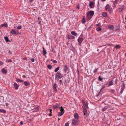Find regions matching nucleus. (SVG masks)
Returning <instances> with one entry per match:
<instances>
[{"label": "nucleus", "instance_id": "obj_47", "mask_svg": "<svg viewBox=\"0 0 126 126\" xmlns=\"http://www.w3.org/2000/svg\"><path fill=\"white\" fill-rule=\"evenodd\" d=\"M12 62V60L11 59H9L7 61L8 62Z\"/></svg>", "mask_w": 126, "mask_h": 126}, {"label": "nucleus", "instance_id": "obj_45", "mask_svg": "<svg viewBox=\"0 0 126 126\" xmlns=\"http://www.w3.org/2000/svg\"><path fill=\"white\" fill-rule=\"evenodd\" d=\"M53 63H57V61L55 60H53Z\"/></svg>", "mask_w": 126, "mask_h": 126}, {"label": "nucleus", "instance_id": "obj_50", "mask_svg": "<svg viewBox=\"0 0 126 126\" xmlns=\"http://www.w3.org/2000/svg\"><path fill=\"white\" fill-rule=\"evenodd\" d=\"M118 1L117 0H115L114 1V3H117Z\"/></svg>", "mask_w": 126, "mask_h": 126}, {"label": "nucleus", "instance_id": "obj_57", "mask_svg": "<svg viewBox=\"0 0 126 126\" xmlns=\"http://www.w3.org/2000/svg\"><path fill=\"white\" fill-rule=\"evenodd\" d=\"M106 109L105 108H104L103 109V110H104V111H105V110H106Z\"/></svg>", "mask_w": 126, "mask_h": 126}, {"label": "nucleus", "instance_id": "obj_35", "mask_svg": "<svg viewBox=\"0 0 126 126\" xmlns=\"http://www.w3.org/2000/svg\"><path fill=\"white\" fill-rule=\"evenodd\" d=\"M75 39V37L74 36H71L69 38L70 39Z\"/></svg>", "mask_w": 126, "mask_h": 126}, {"label": "nucleus", "instance_id": "obj_6", "mask_svg": "<svg viewBox=\"0 0 126 126\" xmlns=\"http://www.w3.org/2000/svg\"><path fill=\"white\" fill-rule=\"evenodd\" d=\"M63 76L62 74H61V73L59 72L56 73V74L55 77L58 78L59 79H60L63 77Z\"/></svg>", "mask_w": 126, "mask_h": 126}, {"label": "nucleus", "instance_id": "obj_40", "mask_svg": "<svg viewBox=\"0 0 126 126\" xmlns=\"http://www.w3.org/2000/svg\"><path fill=\"white\" fill-rule=\"evenodd\" d=\"M14 87H18L17 84L15 83L14 84Z\"/></svg>", "mask_w": 126, "mask_h": 126}, {"label": "nucleus", "instance_id": "obj_9", "mask_svg": "<svg viewBox=\"0 0 126 126\" xmlns=\"http://www.w3.org/2000/svg\"><path fill=\"white\" fill-rule=\"evenodd\" d=\"M74 117L75 119H77V120H79V116L77 113H76L74 115Z\"/></svg>", "mask_w": 126, "mask_h": 126}, {"label": "nucleus", "instance_id": "obj_3", "mask_svg": "<svg viewBox=\"0 0 126 126\" xmlns=\"http://www.w3.org/2000/svg\"><path fill=\"white\" fill-rule=\"evenodd\" d=\"M79 120L73 119L72 120V124L74 125H79Z\"/></svg>", "mask_w": 126, "mask_h": 126}, {"label": "nucleus", "instance_id": "obj_38", "mask_svg": "<svg viewBox=\"0 0 126 126\" xmlns=\"http://www.w3.org/2000/svg\"><path fill=\"white\" fill-rule=\"evenodd\" d=\"M122 87H125V84L123 82H122Z\"/></svg>", "mask_w": 126, "mask_h": 126}, {"label": "nucleus", "instance_id": "obj_44", "mask_svg": "<svg viewBox=\"0 0 126 126\" xmlns=\"http://www.w3.org/2000/svg\"><path fill=\"white\" fill-rule=\"evenodd\" d=\"M114 91H115L114 90H111L110 91L112 93H114Z\"/></svg>", "mask_w": 126, "mask_h": 126}, {"label": "nucleus", "instance_id": "obj_10", "mask_svg": "<svg viewBox=\"0 0 126 126\" xmlns=\"http://www.w3.org/2000/svg\"><path fill=\"white\" fill-rule=\"evenodd\" d=\"M10 32L12 34L14 35H16V31L14 29H12L10 31Z\"/></svg>", "mask_w": 126, "mask_h": 126}, {"label": "nucleus", "instance_id": "obj_46", "mask_svg": "<svg viewBox=\"0 0 126 126\" xmlns=\"http://www.w3.org/2000/svg\"><path fill=\"white\" fill-rule=\"evenodd\" d=\"M83 112H84V115H85L86 114V112H87V110H86V112L85 111V110H84V109H83Z\"/></svg>", "mask_w": 126, "mask_h": 126}, {"label": "nucleus", "instance_id": "obj_17", "mask_svg": "<svg viewBox=\"0 0 126 126\" xmlns=\"http://www.w3.org/2000/svg\"><path fill=\"white\" fill-rule=\"evenodd\" d=\"M102 16L104 17H106L107 16V14L106 12H103L102 13Z\"/></svg>", "mask_w": 126, "mask_h": 126}, {"label": "nucleus", "instance_id": "obj_58", "mask_svg": "<svg viewBox=\"0 0 126 126\" xmlns=\"http://www.w3.org/2000/svg\"><path fill=\"white\" fill-rule=\"evenodd\" d=\"M49 110H50V112L51 113H52L51 111H52V110L51 109H50Z\"/></svg>", "mask_w": 126, "mask_h": 126}, {"label": "nucleus", "instance_id": "obj_62", "mask_svg": "<svg viewBox=\"0 0 126 126\" xmlns=\"http://www.w3.org/2000/svg\"><path fill=\"white\" fill-rule=\"evenodd\" d=\"M38 21H40V19L39 17L38 18Z\"/></svg>", "mask_w": 126, "mask_h": 126}, {"label": "nucleus", "instance_id": "obj_23", "mask_svg": "<svg viewBox=\"0 0 126 126\" xmlns=\"http://www.w3.org/2000/svg\"><path fill=\"white\" fill-rule=\"evenodd\" d=\"M125 89V87H122L121 89V90L120 91V93L121 94H122L123 91H124Z\"/></svg>", "mask_w": 126, "mask_h": 126}, {"label": "nucleus", "instance_id": "obj_52", "mask_svg": "<svg viewBox=\"0 0 126 126\" xmlns=\"http://www.w3.org/2000/svg\"><path fill=\"white\" fill-rule=\"evenodd\" d=\"M36 109L37 110H39L40 109V107L39 106H38L36 108Z\"/></svg>", "mask_w": 126, "mask_h": 126}, {"label": "nucleus", "instance_id": "obj_5", "mask_svg": "<svg viewBox=\"0 0 126 126\" xmlns=\"http://www.w3.org/2000/svg\"><path fill=\"white\" fill-rule=\"evenodd\" d=\"M114 81V84H115L117 82V79H115L114 78L110 81L109 83V86H111L114 84L113 82Z\"/></svg>", "mask_w": 126, "mask_h": 126}, {"label": "nucleus", "instance_id": "obj_4", "mask_svg": "<svg viewBox=\"0 0 126 126\" xmlns=\"http://www.w3.org/2000/svg\"><path fill=\"white\" fill-rule=\"evenodd\" d=\"M82 103L84 106L83 108V109H84V111L85 110L86 112V109L88 108V104L85 101L83 100L82 101Z\"/></svg>", "mask_w": 126, "mask_h": 126}, {"label": "nucleus", "instance_id": "obj_20", "mask_svg": "<svg viewBox=\"0 0 126 126\" xmlns=\"http://www.w3.org/2000/svg\"><path fill=\"white\" fill-rule=\"evenodd\" d=\"M101 28L100 27H97L96 28V30L98 32L100 31L101 30Z\"/></svg>", "mask_w": 126, "mask_h": 126}, {"label": "nucleus", "instance_id": "obj_36", "mask_svg": "<svg viewBox=\"0 0 126 126\" xmlns=\"http://www.w3.org/2000/svg\"><path fill=\"white\" fill-rule=\"evenodd\" d=\"M56 87H53L54 90L56 92H57V91Z\"/></svg>", "mask_w": 126, "mask_h": 126}, {"label": "nucleus", "instance_id": "obj_51", "mask_svg": "<svg viewBox=\"0 0 126 126\" xmlns=\"http://www.w3.org/2000/svg\"><path fill=\"white\" fill-rule=\"evenodd\" d=\"M77 8L78 9H79V5H77Z\"/></svg>", "mask_w": 126, "mask_h": 126}, {"label": "nucleus", "instance_id": "obj_31", "mask_svg": "<svg viewBox=\"0 0 126 126\" xmlns=\"http://www.w3.org/2000/svg\"><path fill=\"white\" fill-rule=\"evenodd\" d=\"M22 28V26L21 25H19L17 27V29H20Z\"/></svg>", "mask_w": 126, "mask_h": 126}, {"label": "nucleus", "instance_id": "obj_37", "mask_svg": "<svg viewBox=\"0 0 126 126\" xmlns=\"http://www.w3.org/2000/svg\"><path fill=\"white\" fill-rule=\"evenodd\" d=\"M59 82H60V85H62L63 83L62 81V80L61 79V80H60Z\"/></svg>", "mask_w": 126, "mask_h": 126}, {"label": "nucleus", "instance_id": "obj_49", "mask_svg": "<svg viewBox=\"0 0 126 126\" xmlns=\"http://www.w3.org/2000/svg\"><path fill=\"white\" fill-rule=\"evenodd\" d=\"M20 125H22L23 124V122L22 121H21L20 122Z\"/></svg>", "mask_w": 126, "mask_h": 126}, {"label": "nucleus", "instance_id": "obj_53", "mask_svg": "<svg viewBox=\"0 0 126 126\" xmlns=\"http://www.w3.org/2000/svg\"><path fill=\"white\" fill-rule=\"evenodd\" d=\"M3 64V63L1 62H0V65H1Z\"/></svg>", "mask_w": 126, "mask_h": 126}, {"label": "nucleus", "instance_id": "obj_32", "mask_svg": "<svg viewBox=\"0 0 126 126\" xmlns=\"http://www.w3.org/2000/svg\"><path fill=\"white\" fill-rule=\"evenodd\" d=\"M120 46L119 45H116L115 46V47L116 48H120Z\"/></svg>", "mask_w": 126, "mask_h": 126}, {"label": "nucleus", "instance_id": "obj_63", "mask_svg": "<svg viewBox=\"0 0 126 126\" xmlns=\"http://www.w3.org/2000/svg\"><path fill=\"white\" fill-rule=\"evenodd\" d=\"M98 4L97 5V6H98H98H99L98 5H99V1H98Z\"/></svg>", "mask_w": 126, "mask_h": 126}, {"label": "nucleus", "instance_id": "obj_7", "mask_svg": "<svg viewBox=\"0 0 126 126\" xmlns=\"http://www.w3.org/2000/svg\"><path fill=\"white\" fill-rule=\"evenodd\" d=\"M83 40V38L81 37L80 36L79 38L78 39V41L79 42L78 44L79 45H80L82 42Z\"/></svg>", "mask_w": 126, "mask_h": 126}, {"label": "nucleus", "instance_id": "obj_18", "mask_svg": "<svg viewBox=\"0 0 126 126\" xmlns=\"http://www.w3.org/2000/svg\"><path fill=\"white\" fill-rule=\"evenodd\" d=\"M64 113V112H59L58 114V116H61V115H63Z\"/></svg>", "mask_w": 126, "mask_h": 126}, {"label": "nucleus", "instance_id": "obj_34", "mask_svg": "<svg viewBox=\"0 0 126 126\" xmlns=\"http://www.w3.org/2000/svg\"><path fill=\"white\" fill-rule=\"evenodd\" d=\"M15 31H16V35H18L19 34L20 32L18 31L17 30H16Z\"/></svg>", "mask_w": 126, "mask_h": 126}, {"label": "nucleus", "instance_id": "obj_26", "mask_svg": "<svg viewBox=\"0 0 126 126\" xmlns=\"http://www.w3.org/2000/svg\"><path fill=\"white\" fill-rule=\"evenodd\" d=\"M59 68L60 67H58L56 68L54 70V72H57L59 70Z\"/></svg>", "mask_w": 126, "mask_h": 126}, {"label": "nucleus", "instance_id": "obj_61", "mask_svg": "<svg viewBox=\"0 0 126 126\" xmlns=\"http://www.w3.org/2000/svg\"><path fill=\"white\" fill-rule=\"evenodd\" d=\"M30 2H32L33 1V0H29Z\"/></svg>", "mask_w": 126, "mask_h": 126}, {"label": "nucleus", "instance_id": "obj_48", "mask_svg": "<svg viewBox=\"0 0 126 126\" xmlns=\"http://www.w3.org/2000/svg\"><path fill=\"white\" fill-rule=\"evenodd\" d=\"M8 53L9 54H12V52L10 50L9 51Z\"/></svg>", "mask_w": 126, "mask_h": 126}, {"label": "nucleus", "instance_id": "obj_42", "mask_svg": "<svg viewBox=\"0 0 126 126\" xmlns=\"http://www.w3.org/2000/svg\"><path fill=\"white\" fill-rule=\"evenodd\" d=\"M64 126H69V124L68 123H65Z\"/></svg>", "mask_w": 126, "mask_h": 126}, {"label": "nucleus", "instance_id": "obj_21", "mask_svg": "<svg viewBox=\"0 0 126 126\" xmlns=\"http://www.w3.org/2000/svg\"><path fill=\"white\" fill-rule=\"evenodd\" d=\"M0 112L6 113V111L4 110L0 109Z\"/></svg>", "mask_w": 126, "mask_h": 126}, {"label": "nucleus", "instance_id": "obj_12", "mask_svg": "<svg viewBox=\"0 0 126 126\" xmlns=\"http://www.w3.org/2000/svg\"><path fill=\"white\" fill-rule=\"evenodd\" d=\"M68 66L67 65H64V67L63 68V70L66 72L67 70L68 69Z\"/></svg>", "mask_w": 126, "mask_h": 126}, {"label": "nucleus", "instance_id": "obj_56", "mask_svg": "<svg viewBox=\"0 0 126 126\" xmlns=\"http://www.w3.org/2000/svg\"><path fill=\"white\" fill-rule=\"evenodd\" d=\"M18 87H15V89L16 90H17L18 89Z\"/></svg>", "mask_w": 126, "mask_h": 126}, {"label": "nucleus", "instance_id": "obj_29", "mask_svg": "<svg viewBox=\"0 0 126 126\" xmlns=\"http://www.w3.org/2000/svg\"><path fill=\"white\" fill-rule=\"evenodd\" d=\"M48 68L49 69H51L52 68V66L50 65H48L47 66Z\"/></svg>", "mask_w": 126, "mask_h": 126}, {"label": "nucleus", "instance_id": "obj_24", "mask_svg": "<svg viewBox=\"0 0 126 126\" xmlns=\"http://www.w3.org/2000/svg\"><path fill=\"white\" fill-rule=\"evenodd\" d=\"M16 81L17 82H22L23 81V80H21L19 79H16Z\"/></svg>", "mask_w": 126, "mask_h": 126}, {"label": "nucleus", "instance_id": "obj_43", "mask_svg": "<svg viewBox=\"0 0 126 126\" xmlns=\"http://www.w3.org/2000/svg\"><path fill=\"white\" fill-rule=\"evenodd\" d=\"M31 60L32 62H33L34 61V59L33 58H32L31 59Z\"/></svg>", "mask_w": 126, "mask_h": 126}, {"label": "nucleus", "instance_id": "obj_25", "mask_svg": "<svg viewBox=\"0 0 126 126\" xmlns=\"http://www.w3.org/2000/svg\"><path fill=\"white\" fill-rule=\"evenodd\" d=\"M4 39L6 42H9V40L8 39V37L7 36L4 37Z\"/></svg>", "mask_w": 126, "mask_h": 126}, {"label": "nucleus", "instance_id": "obj_8", "mask_svg": "<svg viewBox=\"0 0 126 126\" xmlns=\"http://www.w3.org/2000/svg\"><path fill=\"white\" fill-rule=\"evenodd\" d=\"M53 108L55 109H57V108H61L59 104H56V105H54L53 106Z\"/></svg>", "mask_w": 126, "mask_h": 126}, {"label": "nucleus", "instance_id": "obj_41", "mask_svg": "<svg viewBox=\"0 0 126 126\" xmlns=\"http://www.w3.org/2000/svg\"><path fill=\"white\" fill-rule=\"evenodd\" d=\"M97 71V70L96 69H95L93 71V72L94 73H95Z\"/></svg>", "mask_w": 126, "mask_h": 126}, {"label": "nucleus", "instance_id": "obj_19", "mask_svg": "<svg viewBox=\"0 0 126 126\" xmlns=\"http://www.w3.org/2000/svg\"><path fill=\"white\" fill-rule=\"evenodd\" d=\"M71 34L73 35L76 36L77 35V33H76L74 31H72L71 32Z\"/></svg>", "mask_w": 126, "mask_h": 126}, {"label": "nucleus", "instance_id": "obj_59", "mask_svg": "<svg viewBox=\"0 0 126 126\" xmlns=\"http://www.w3.org/2000/svg\"><path fill=\"white\" fill-rule=\"evenodd\" d=\"M52 115V114H51V113L50 114H49V116H51Z\"/></svg>", "mask_w": 126, "mask_h": 126}, {"label": "nucleus", "instance_id": "obj_14", "mask_svg": "<svg viewBox=\"0 0 126 126\" xmlns=\"http://www.w3.org/2000/svg\"><path fill=\"white\" fill-rule=\"evenodd\" d=\"M1 71L2 73L6 74L7 72V70H6L4 68H3L1 69Z\"/></svg>", "mask_w": 126, "mask_h": 126}, {"label": "nucleus", "instance_id": "obj_55", "mask_svg": "<svg viewBox=\"0 0 126 126\" xmlns=\"http://www.w3.org/2000/svg\"><path fill=\"white\" fill-rule=\"evenodd\" d=\"M56 83H55L54 84L53 87H56Z\"/></svg>", "mask_w": 126, "mask_h": 126}, {"label": "nucleus", "instance_id": "obj_30", "mask_svg": "<svg viewBox=\"0 0 126 126\" xmlns=\"http://www.w3.org/2000/svg\"><path fill=\"white\" fill-rule=\"evenodd\" d=\"M61 110L60 111L61 112H64V110L63 109V108L62 107V106H61Z\"/></svg>", "mask_w": 126, "mask_h": 126}, {"label": "nucleus", "instance_id": "obj_15", "mask_svg": "<svg viewBox=\"0 0 126 126\" xmlns=\"http://www.w3.org/2000/svg\"><path fill=\"white\" fill-rule=\"evenodd\" d=\"M124 9V7L123 6H122L120 8H119L118 9V11L119 12H121L122 10H123Z\"/></svg>", "mask_w": 126, "mask_h": 126}, {"label": "nucleus", "instance_id": "obj_2", "mask_svg": "<svg viewBox=\"0 0 126 126\" xmlns=\"http://www.w3.org/2000/svg\"><path fill=\"white\" fill-rule=\"evenodd\" d=\"M105 9L106 11L110 13L112 12V9L109 4H107L106 6Z\"/></svg>", "mask_w": 126, "mask_h": 126}, {"label": "nucleus", "instance_id": "obj_64", "mask_svg": "<svg viewBox=\"0 0 126 126\" xmlns=\"http://www.w3.org/2000/svg\"><path fill=\"white\" fill-rule=\"evenodd\" d=\"M70 36H69H69H68V38L69 39V38L70 37Z\"/></svg>", "mask_w": 126, "mask_h": 126}, {"label": "nucleus", "instance_id": "obj_27", "mask_svg": "<svg viewBox=\"0 0 126 126\" xmlns=\"http://www.w3.org/2000/svg\"><path fill=\"white\" fill-rule=\"evenodd\" d=\"M86 22L85 19V17H83L82 19V23L83 24L84 23Z\"/></svg>", "mask_w": 126, "mask_h": 126}, {"label": "nucleus", "instance_id": "obj_13", "mask_svg": "<svg viewBox=\"0 0 126 126\" xmlns=\"http://www.w3.org/2000/svg\"><path fill=\"white\" fill-rule=\"evenodd\" d=\"M94 4V2L93 1H90V2L89 5V7L90 8H93V7H92V6H93Z\"/></svg>", "mask_w": 126, "mask_h": 126}, {"label": "nucleus", "instance_id": "obj_1", "mask_svg": "<svg viewBox=\"0 0 126 126\" xmlns=\"http://www.w3.org/2000/svg\"><path fill=\"white\" fill-rule=\"evenodd\" d=\"M94 14V11H90L88 12L87 13L86 17L89 20L91 19L92 17L93 16Z\"/></svg>", "mask_w": 126, "mask_h": 126}, {"label": "nucleus", "instance_id": "obj_60", "mask_svg": "<svg viewBox=\"0 0 126 126\" xmlns=\"http://www.w3.org/2000/svg\"><path fill=\"white\" fill-rule=\"evenodd\" d=\"M104 87H102V88L101 89L100 92L102 90V89L104 88Z\"/></svg>", "mask_w": 126, "mask_h": 126}, {"label": "nucleus", "instance_id": "obj_39", "mask_svg": "<svg viewBox=\"0 0 126 126\" xmlns=\"http://www.w3.org/2000/svg\"><path fill=\"white\" fill-rule=\"evenodd\" d=\"M96 26L98 27H101V25L100 23H99L98 24L96 25Z\"/></svg>", "mask_w": 126, "mask_h": 126}, {"label": "nucleus", "instance_id": "obj_33", "mask_svg": "<svg viewBox=\"0 0 126 126\" xmlns=\"http://www.w3.org/2000/svg\"><path fill=\"white\" fill-rule=\"evenodd\" d=\"M98 80L100 81H102L103 80V79L99 76L98 78Z\"/></svg>", "mask_w": 126, "mask_h": 126}, {"label": "nucleus", "instance_id": "obj_16", "mask_svg": "<svg viewBox=\"0 0 126 126\" xmlns=\"http://www.w3.org/2000/svg\"><path fill=\"white\" fill-rule=\"evenodd\" d=\"M43 50L42 51L43 54L44 55H45L46 54L47 52L46 50L44 49V47H43Z\"/></svg>", "mask_w": 126, "mask_h": 126}, {"label": "nucleus", "instance_id": "obj_11", "mask_svg": "<svg viewBox=\"0 0 126 126\" xmlns=\"http://www.w3.org/2000/svg\"><path fill=\"white\" fill-rule=\"evenodd\" d=\"M24 84L25 86H28L30 85V83L29 82L26 81L24 82Z\"/></svg>", "mask_w": 126, "mask_h": 126}, {"label": "nucleus", "instance_id": "obj_28", "mask_svg": "<svg viewBox=\"0 0 126 126\" xmlns=\"http://www.w3.org/2000/svg\"><path fill=\"white\" fill-rule=\"evenodd\" d=\"M1 26L2 27L4 26V27H7L8 26V25L6 23V24L4 23V24H3L2 25H1Z\"/></svg>", "mask_w": 126, "mask_h": 126}, {"label": "nucleus", "instance_id": "obj_54", "mask_svg": "<svg viewBox=\"0 0 126 126\" xmlns=\"http://www.w3.org/2000/svg\"><path fill=\"white\" fill-rule=\"evenodd\" d=\"M108 108V106H106L104 107V108H105L106 109H107Z\"/></svg>", "mask_w": 126, "mask_h": 126}, {"label": "nucleus", "instance_id": "obj_22", "mask_svg": "<svg viewBox=\"0 0 126 126\" xmlns=\"http://www.w3.org/2000/svg\"><path fill=\"white\" fill-rule=\"evenodd\" d=\"M109 28L110 30H112L114 28V26L112 25H110L109 26Z\"/></svg>", "mask_w": 126, "mask_h": 126}]
</instances>
